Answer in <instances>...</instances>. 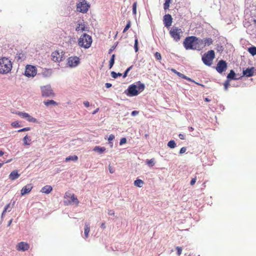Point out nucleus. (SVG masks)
I'll list each match as a JSON object with an SVG mask.
<instances>
[{
  "instance_id": "nucleus-50",
  "label": "nucleus",
  "mask_w": 256,
  "mask_h": 256,
  "mask_svg": "<svg viewBox=\"0 0 256 256\" xmlns=\"http://www.w3.org/2000/svg\"><path fill=\"white\" fill-rule=\"evenodd\" d=\"M126 139L125 138H123L120 140V145H122V144L126 143Z\"/></svg>"
},
{
  "instance_id": "nucleus-60",
  "label": "nucleus",
  "mask_w": 256,
  "mask_h": 256,
  "mask_svg": "<svg viewBox=\"0 0 256 256\" xmlns=\"http://www.w3.org/2000/svg\"><path fill=\"white\" fill-rule=\"evenodd\" d=\"M170 70L172 72L176 74V75L178 74V72L174 68H171Z\"/></svg>"
},
{
  "instance_id": "nucleus-14",
  "label": "nucleus",
  "mask_w": 256,
  "mask_h": 256,
  "mask_svg": "<svg viewBox=\"0 0 256 256\" xmlns=\"http://www.w3.org/2000/svg\"><path fill=\"white\" fill-rule=\"evenodd\" d=\"M16 248L18 251L24 252L30 248V244L27 242H22L16 244Z\"/></svg>"
},
{
  "instance_id": "nucleus-28",
  "label": "nucleus",
  "mask_w": 256,
  "mask_h": 256,
  "mask_svg": "<svg viewBox=\"0 0 256 256\" xmlns=\"http://www.w3.org/2000/svg\"><path fill=\"white\" fill-rule=\"evenodd\" d=\"M23 141L24 145L28 146L30 144V142L31 141V139L26 135L24 138Z\"/></svg>"
},
{
  "instance_id": "nucleus-51",
  "label": "nucleus",
  "mask_w": 256,
  "mask_h": 256,
  "mask_svg": "<svg viewBox=\"0 0 256 256\" xmlns=\"http://www.w3.org/2000/svg\"><path fill=\"white\" fill-rule=\"evenodd\" d=\"M196 178L195 177L193 178L192 179L191 181H190V185L192 186H193L195 184L196 182Z\"/></svg>"
},
{
  "instance_id": "nucleus-53",
  "label": "nucleus",
  "mask_w": 256,
  "mask_h": 256,
  "mask_svg": "<svg viewBox=\"0 0 256 256\" xmlns=\"http://www.w3.org/2000/svg\"><path fill=\"white\" fill-rule=\"evenodd\" d=\"M108 214L110 216H114V212L112 210H110L108 211Z\"/></svg>"
},
{
  "instance_id": "nucleus-41",
  "label": "nucleus",
  "mask_w": 256,
  "mask_h": 256,
  "mask_svg": "<svg viewBox=\"0 0 256 256\" xmlns=\"http://www.w3.org/2000/svg\"><path fill=\"white\" fill-rule=\"evenodd\" d=\"M132 68V66H130L129 68H128L126 69V70L125 71V72H124V74H123V77L124 78L126 77V76H128V72Z\"/></svg>"
},
{
  "instance_id": "nucleus-62",
  "label": "nucleus",
  "mask_w": 256,
  "mask_h": 256,
  "mask_svg": "<svg viewBox=\"0 0 256 256\" xmlns=\"http://www.w3.org/2000/svg\"><path fill=\"white\" fill-rule=\"evenodd\" d=\"M99 110V108H97L92 114H96Z\"/></svg>"
},
{
  "instance_id": "nucleus-6",
  "label": "nucleus",
  "mask_w": 256,
  "mask_h": 256,
  "mask_svg": "<svg viewBox=\"0 0 256 256\" xmlns=\"http://www.w3.org/2000/svg\"><path fill=\"white\" fill-rule=\"evenodd\" d=\"M64 52L61 50H56L52 52L51 59L54 62H60L64 58Z\"/></svg>"
},
{
  "instance_id": "nucleus-39",
  "label": "nucleus",
  "mask_w": 256,
  "mask_h": 256,
  "mask_svg": "<svg viewBox=\"0 0 256 256\" xmlns=\"http://www.w3.org/2000/svg\"><path fill=\"white\" fill-rule=\"evenodd\" d=\"M17 114L22 118H26L28 115V113L25 112H18Z\"/></svg>"
},
{
  "instance_id": "nucleus-26",
  "label": "nucleus",
  "mask_w": 256,
  "mask_h": 256,
  "mask_svg": "<svg viewBox=\"0 0 256 256\" xmlns=\"http://www.w3.org/2000/svg\"><path fill=\"white\" fill-rule=\"evenodd\" d=\"M144 184V181L140 179H137L134 182V186L139 188L142 187Z\"/></svg>"
},
{
  "instance_id": "nucleus-38",
  "label": "nucleus",
  "mask_w": 256,
  "mask_h": 256,
  "mask_svg": "<svg viewBox=\"0 0 256 256\" xmlns=\"http://www.w3.org/2000/svg\"><path fill=\"white\" fill-rule=\"evenodd\" d=\"M130 26H131V22L130 20H128L127 22L126 26H125L123 30V32L124 33L126 32L129 29V28L130 27Z\"/></svg>"
},
{
  "instance_id": "nucleus-7",
  "label": "nucleus",
  "mask_w": 256,
  "mask_h": 256,
  "mask_svg": "<svg viewBox=\"0 0 256 256\" xmlns=\"http://www.w3.org/2000/svg\"><path fill=\"white\" fill-rule=\"evenodd\" d=\"M90 8V5L86 0L79 2L76 4V10L82 13H86Z\"/></svg>"
},
{
  "instance_id": "nucleus-54",
  "label": "nucleus",
  "mask_w": 256,
  "mask_h": 256,
  "mask_svg": "<svg viewBox=\"0 0 256 256\" xmlns=\"http://www.w3.org/2000/svg\"><path fill=\"white\" fill-rule=\"evenodd\" d=\"M18 58V60H20L22 58H24V55L22 54H20L18 56H16Z\"/></svg>"
},
{
  "instance_id": "nucleus-37",
  "label": "nucleus",
  "mask_w": 256,
  "mask_h": 256,
  "mask_svg": "<svg viewBox=\"0 0 256 256\" xmlns=\"http://www.w3.org/2000/svg\"><path fill=\"white\" fill-rule=\"evenodd\" d=\"M146 164L149 166H152L154 164V159L152 158L150 160H147Z\"/></svg>"
},
{
  "instance_id": "nucleus-2",
  "label": "nucleus",
  "mask_w": 256,
  "mask_h": 256,
  "mask_svg": "<svg viewBox=\"0 0 256 256\" xmlns=\"http://www.w3.org/2000/svg\"><path fill=\"white\" fill-rule=\"evenodd\" d=\"M12 68L11 60L6 57L0 58V74H6L10 72Z\"/></svg>"
},
{
  "instance_id": "nucleus-29",
  "label": "nucleus",
  "mask_w": 256,
  "mask_h": 256,
  "mask_svg": "<svg viewBox=\"0 0 256 256\" xmlns=\"http://www.w3.org/2000/svg\"><path fill=\"white\" fill-rule=\"evenodd\" d=\"M248 52L253 56L256 54V47L252 46L248 48Z\"/></svg>"
},
{
  "instance_id": "nucleus-21",
  "label": "nucleus",
  "mask_w": 256,
  "mask_h": 256,
  "mask_svg": "<svg viewBox=\"0 0 256 256\" xmlns=\"http://www.w3.org/2000/svg\"><path fill=\"white\" fill-rule=\"evenodd\" d=\"M52 188L50 186L47 185V186H44L42 188L40 192L42 193L48 194L52 191Z\"/></svg>"
},
{
  "instance_id": "nucleus-36",
  "label": "nucleus",
  "mask_w": 256,
  "mask_h": 256,
  "mask_svg": "<svg viewBox=\"0 0 256 256\" xmlns=\"http://www.w3.org/2000/svg\"><path fill=\"white\" fill-rule=\"evenodd\" d=\"M122 76V74L121 73H120V72L116 73L114 72H111V76L114 78H116L118 76Z\"/></svg>"
},
{
  "instance_id": "nucleus-40",
  "label": "nucleus",
  "mask_w": 256,
  "mask_h": 256,
  "mask_svg": "<svg viewBox=\"0 0 256 256\" xmlns=\"http://www.w3.org/2000/svg\"><path fill=\"white\" fill-rule=\"evenodd\" d=\"M136 2H135L132 5V13L134 14H136Z\"/></svg>"
},
{
  "instance_id": "nucleus-19",
  "label": "nucleus",
  "mask_w": 256,
  "mask_h": 256,
  "mask_svg": "<svg viewBox=\"0 0 256 256\" xmlns=\"http://www.w3.org/2000/svg\"><path fill=\"white\" fill-rule=\"evenodd\" d=\"M254 72V68H248L246 70L243 71V74L247 77H250L253 76Z\"/></svg>"
},
{
  "instance_id": "nucleus-35",
  "label": "nucleus",
  "mask_w": 256,
  "mask_h": 256,
  "mask_svg": "<svg viewBox=\"0 0 256 256\" xmlns=\"http://www.w3.org/2000/svg\"><path fill=\"white\" fill-rule=\"evenodd\" d=\"M168 146L172 148H174L176 146L175 142L173 140H170L168 144Z\"/></svg>"
},
{
  "instance_id": "nucleus-55",
  "label": "nucleus",
  "mask_w": 256,
  "mask_h": 256,
  "mask_svg": "<svg viewBox=\"0 0 256 256\" xmlns=\"http://www.w3.org/2000/svg\"><path fill=\"white\" fill-rule=\"evenodd\" d=\"M114 138V136L113 134H110L108 138V140L110 141L112 140Z\"/></svg>"
},
{
  "instance_id": "nucleus-17",
  "label": "nucleus",
  "mask_w": 256,
  "mask_h": 256,
  "mask_svg": "<svg viewBox=\"0 0 256 256\" xmlns=\"http://www.w3.org/2000/svg\"><path fill=\"white\" fill-rule=\"evenodd\" d=\"M172 18L170 14H166L164 17V22L166 27H169L172 24Z\"/></svg>"
},
{
  "instance_id": "nucleus-24",
  "label": "nucleus",
  "mask_w": 256,
  "mask_h": 256,
  "mask_svg": "<svg viewBox=\"0 0 256 256\" xmlns=\"http://www.w3.org/2000/svg\"><path fill=\"white\" fill-rule=\"evenodd\" d=\"M44 104L48 106L50 105L57 106L58 104L54 100H48L44 102Z\"/></svg>"
},
{
  "instance_id": "nucleus-8",
  "label": "nucleus",
  "mask_w": 256,
  "mask_h": 256,
  "mask_svg": "<svg viewBox=\"0 0 256 256\" xmlns=\"http://www.w3.org/2000/svg\"><path fill=\"white\" fill-rule=\"evenodd\" d=\"M40 89L42 96L50 97L54 96V95L50 85L42 86Z\"/></svg>"
},
{
  "instance_id": "nucleus-25",
  "label": "nucleus",
  "mask_w": 256,
  "mask_h": 256,
  "mask_svg": "<svg viewBox=\"0 0 256 256\" xmlns=\"http://www.w3.org/2000/svg\"><path fill=\"white\" fill-rule=\"evenodd\" d=\"M94 150L98 152L100 154H102L106 150V148L104 147L96 146L94 148Z\"/></svg>"
},
{
  "instance_id": "nucleus-61",
  "label": "nucleus",
  "mask_w": 256,
  "mask_h": 256,
  "mask_svg": "<svg viewBox=\"0 0 256 256\" xmlns=\"http://www.w3.org/2000/svg\"><path fill=\"white\" fill-rule=\"evenodd\" d=\"M100 226L103 229H104L106 228V225H105V223L104 222H102L101 224V225H100Z\"/></svg>"
},
{
  "instance_id": "nucleus-64",
  "label": "nucleus",
  "mask_w": 256,
  "mask_h": 256,
  "mask_svg": "<svg viewBox=\"0 0 256 256\" xmlns=\"http://www.w3.org/2000/svg\"><path fill=\"white\" fill-rule=\"evenodd\" d=\"M4 154V152L2 151V150H0V156H3V154Z\"/></svg>"
},
{
  "instance_id": "nucleus-32",
  "label": "nucleus",
  "mask_w": 256,
  "mask_h": 256,
  "mask_svg": "<svg viewBox=\"0 0 256 256\" xmlns=\"http://www.w3.org/2000/svg\"><path fill=\"white\" fill-rule=\"evenodd\" d=\"M179 77L182 78H184V79H185V80H188V81H190V82H193V80L190 78L184 75V74L178 72V74H177Z\"/></svg>"
},
{
  "instance_id": "nucleus-5",
  "label": "nucleus",
  "mask_w": 256,
  "mask_h": 256,
  "mask_svg": "<svg viewBox=\"0 0 256 256\" xmlns=\"http://www.w3.org/2000/svg\"><path fill=\"white\" fill-rule=\"evenodd\" d=\"M182 33L183 32L181 28L176 26L172 27L170 30V36L176 42H178L180 40L181 35Z\"/></svg>"
},
{
  "instance_id": "nucleus-23",
  "label": "nucleus",
  "mask_w": 256,
  "mask_h": 256,
  "mask_svg": "<svg viewBox=\"0 0 256 256\" xmlns=\"http://www.w3.org/2000/svg\"><path fill=\"white\" fill-rule=\"evenodd\" d=\"M236 74L233 70H230V73L227 76V79L228 80H236L237 78H235Z\"/></svg>"
},
{
  "instance_id": "nucleus-52",
  "label": "nucleus",
  "mask_w": 256,
  "mask_h": 256,
  "mask_svg": "<svg viewBox=\"0 0 256 256\" xmlns=\"http://www.w3.org/2000/svg\"><path fill=\"white\" fill-rule=\"evenodd\" d=\"M186 148H185V147L182 148L180 150V154H182L186 152Z\"/></svg>"
},
{
  "instance_id": "nucleus-31",
  "label": "nucleus",
  "mask_w": 256,
  "mask_h": 256,
  "mask_svg": "<svg viewBox=\"0 0 256 256\" xmlns=\"http://www.w3.org/2000/svg\"><path fill=\"white\" fill-rule=\"evenodd\" d=\"M78 160V157L74 155L72 156H69L66 158V161L68 162L70 160L76 161Z\"/></svg>"
},
{
  "instance_id": "nucleus-34",
  "label": "nucleus",
  "mask_w": 256,
  "mask_h": 256,
  "mask_svg": "<svg viewBox=\"0 0 256 256\" xmlns=\"http://www.w3.org/2000/svg\"><path fill=\"white\" fill-rule=\"evenodd\" d=\"M114 58H115V55L114 54H113L112 56V57H111V58L110 60V64H109V68H111L114 64Z\"/></svg>"
},
{
  "instance_id": "nucleus-20",
  "label": "nucleus",
  "mask_w": 256,
  "mask_h": 256,
  "mask_svg": "<svg viewBox=\"0 0 256 256\" xmlns=\"http://www.w3.org/2000/svg\"><path fill=\"white\" fill-rule=\"evenodd\" d=\"M86 26L84 24H82V22L78 23V26L76 28V30L78 32H82L85 30Z\"/></svg>"
},
{
  "instance_id": "nucleus-49",
  "label": "nucleus",
  "mask_w": 256,
  "mask_h": 256,
  "mask_svg": "<svg viewBox=\"0 0 256 256\" xmlns=\"http://www.w3.org/2000/svg\"><path fill=\"white\" fill-rule=\"evenodd\" d=\"M108 169L110 173L112 174L114 172V168L110 164L108 166Z\"/></svg>"
},
{
  "instance_id": "nucleus-46",
  "label": "nucleus",
  "mask_w": 256,
  "mask_h": 256,
  "mask_svg": "<svg viewBox=\"0 0 256 256\" xmlns=\"http://www.w3.org/2000/svg\"><path fill=\"white\" fill-rule=\"evenodd\" d=\"M230 80H227L224 84V89L225 90H227L228 89V86L230 85V82H229Z\"/></svg>"
},
{
  "instance_id": "nucleus-63",
  "label": "nucleus",
  "mask_w": 256,
  "mask_h": 256,
  "mask_svg": "<svg viewBox=\"0 0 256 256\" xmlns=\"http://www.w3.org/2000/svg\"><path fill=\"white\" fill-rule=\"evenodd\" d=\"M188 130H189L190 131L192 132L194 130V128L193 127L190 126V127L188 128Z\"/></svg>"
},
{
  "instance_id": "nucleus-4",
  "label": "nucleus",
  "mask_w": 256,
  "mask_h": 256,
  "mask_svg": "<svg viewBox=\"0 0 256 256\" xmlns=\"http://www.w3.org/2000/svg\"><path fill=\"white\" fill-rule=\"evenodd\" d=\"M215 54L213 50H210L205 53L202 57L203 62L206 66H210L214 58Z\"/></svg>"
},
{
  "instance_id": "nucleus-45",
  "label": "nucleus",
  "mask_w": 256,
  "mask_h": 256,
  "mask_svg": "<svg viewBox=\"0 0 256 256\" xmlns=\"http://www.w3.org/2000/svg\"><path fill=\"white\" fill-rule=\"evenodd\" d=\"M30 130V128H29V127H26V128H22V129H20L19 130H18V132H26V131H28Z\"/></svg>"
},
{
  "instance_id": "nucleus-13",
  "label": "nucleus",
  "mask_w": 256,
  "mask_h": 256,
  "mask_svg": "<svg viewBox=\"0 0 256 256\" xmlns=\"http://www.w3.org/2000/svg\"><path fill=\"white\" fill-rule=\"evenodd\" d=\"M198 42L199 45L202 47V48H203L206 46L211 45L213 42V40L212 38H204L202 40L198 38Z\"/></svg>"
},
{
  "instance_id": "nucleus-42",
  "label": "nucleus",
  "mask_w": 256,
  "mask_h": 256,
  "mask_svg": "<svg viewBox=\"0 0 256 256\" xmlns=\"http://www.w3.org/2000/svg\"><path fill=\"white\" fill-rule=\"evenodd\" d=\"M134 47L135 52H137L138 50V38H136V40H134Z\"/></svg>"
},
{
  "instance_id": "nucleus-57",
  "label": "nucleus",
  "mask_w": 256,
  "mask_h": 256,
  "mask_svg": "<svg viewBox=\"0 0 256 256\" xmlns=\"http://www.w3.org/2000/svg\"><path fill=\"white\" fill-rule=\"evenodd\" d=\"M84 104L86 107L88 108L90 106V103L88 101H85L84 102Z\"/></svg>"
},
{
  "instance_id": "nucleus-30",
  "label": "nucleus",
  "mask_w": 256,
  "mask_h": 256,
  "mask_svg": "<svg viewBox=\"0 0 256 256\" xmlns=\"http://www.w3.org/2000/svg\"><path fill=\"white\" fill-rule=\"evenodd\" d=\"M26 119V120L29 122H36L37 120L36 118L32 117L30 116L28 114L26 117L25 118Z\"/></svg>"
},
{
  "instance_id": "nucleus-58",
  "label": "nucleus",
  "mask_w": 256,
  "mask_h": 256,
  "mask_svg": "<svg viewBox=\"0 0 256 256\" xmlns=\"http://www.w3.org/2000/svg\"><path fill=\"white\" fill-rule=\"evenodd\" d=\"M138 114V112L136 110H134L132 112V115L134 116Z\"/></svg>"
},
{
  "instance_id": "nucleus-56",
  "label": "nucleus",
  "mask_w": 256,
  "mask_h": 256,
  "mask_svg": "<svg viewBox=\"0 0 256 256\" xmlns=\"http://www.w3.org/2000/svg\"><path fill=\"white\" fill-rule=\"evenodd\" d=\"M178 136L180 139L181 140H184L185 139V136L183 134H180L178 135Z\"/></svg>"
},
{
  "instance_id": "nucleus-15",
  "label": "nucleus",
  "mask_w": 256,
  "mask_h": 256,
  "mask_svg": "<svg viewBox=\"0 0 256 256\" xmlns=\"http://www.w3.org/2000/svg\"><path fill=\"white\" fill-rule=\"evenodd\" d=\"M80 62L78 58L76 56L70 57L68 59V65L70 67H75L78 65Z\"/></svg>"
},
{
  "instance_id": "nucleus-10",
  "label": "nucleus",
  "mask_w": 256,
  "mask_h": 256,
  "mask_svg": "<svg viewBox=\"0 0 256 256\" xmlns=\"http://www.w3.org/2000/svg\"><path fill=\"white\" fill-rule=\"evenodd\" d=\"M64 198H70V200L68 201V204H71L72 202H74L76 206L78 205L79 201L74 194L66 192L64 194Z\"/></svg>"
},
{
  "instance_id": "nucleus-47",
  "label": "nucleus",
  "mask_w": 256,
  "mask_h": 256,
  "mask_svg": "<svg viewBox=\"0 0 256 256\" xmlns=\"http://www.w3.org/2000/svg\"><path fill=\"white\" fill-rule=\"evenodd\" d=\"M176 248L177 250L178 255L180 256L182 252V248L181 247L177 246Z\"/></svg>"
},
{
  "instance_id": "nucleus-18",
  "label": "nucleus",
  "mask_w": 256,
  "mask_h": 256,
  "mask_svg": "<svg viewBox=\"0 0 256 256\" xmlns=\"http://www.w3.org/2000/svg\"><path fill=\"white\" fill-rule=\"evenodd\" d=\"M20 176V174H18V170H12L9 175V178L11 180H14L18 178Z\"/></svg>"
},
{
  "instance_id": "nucleus-11",
  "label": "nucleus",
  "mask_w": 256,
  "mask_h": 256,
  "mask_svg": "<svg viewBox=\"0 0 256 256\" xmlns=\"http://www.w3.org/2000/svg\"><path fill=\"white\" fill-rule=\"evenodd\" d=\"M227 68V64L224 60H220L216 68V70L219 73H222L223 72L225 71Z\"/></svg>"
},
{
  "instance_id": "nucleus-12",
  "label": "nucleus",
  "mask_w": 256,
  "mask_h": 256,
  "mask_svg": "<svg viewBox=\"0 0 256 256\" xmlns=\"http://www.w3.org/2000/svg\"><path fill=\"white\" fill-rule=\"evenodd\" d=\"M128 92L126 94L129 96H137L139 92L137 90V86L135 84H132L129 86L128 89Z\"/></svg>"
},
{
  "instance_id": "nucleus-43",
  "label": "nucleus",
  "mask_w": 256,
  "mask_h": 256,
  "mask_svg": "<svg viewBox=\"0 0 256 256\" xmlns=\"http://www.w3.org/2000/svg\"><path fill=\"white\" fill-rule=\"evenodd\" d=\"M154 56H155V58L158 60H161L162 59V56H161V54L160 52H156L155 54H154Z\"/></svg>"
},
{
  "instance_id": "nucleus-22",
  "label": "nucleus",
  "mask_w": 256,
  "mask_h": 256,
  "mask_svg": "<svg viewBox=\"0 0 256 256\" xmlns=\"http://www.w3.org/2000/svg\"><path fill=\"white\" fill-rule=\"evenodd\" d=\"M90 231V226L89 224H85L84 229V238H87L88 236V234Z\"/></svg>"
},
{
  "instance_id": "nucleus-44",
  "label": "nucleus",
  "mask_w": 256,
  "mask_h": 256,
  "mask_svg": "<svg viewBox=\"0 0 256 256\" xmlns=\"http://www.w3.org/2000/svg\"><path fill=\"white\" fill-rule=\"evenodd\" d=\"M11 126L14 128H18L20 126V125L18 122H14L11 124Z\"/></svg>"
},
{
  "instance_id": "nucleus-48",
  "label": "nucleus",
  "mask_w": 256,
  "mask_h": 256,
  "mask_svg": "<svg viewBox=\"0 0 256 256\" xmlns=\"http://www.w3.org/2000/svg\"><path fill=\"white\" fill-rule=\"evenodd\" d=\"M10 204H8L4 208V210H3V212L2 213V214L4 215L6 214V212L8 210V208L10 207Z\"/></svg>"
},
{
  "instance_id": "nucleus-1",
  "label": "nucleus",
  "mask_w": 256,
  "mask_h": 256,
  "mask_svg": "<svg viewBox=\"0 0 256 256\" xmlns=\"http://www.w3.org/2000/svg\"><path fill=\"white\" fill-rule=\"evenodd\" d=\"M184 46L186 50H200L202 47L199 45L198 38L194 36H188L184 42Z\"/></svg>"
},
{
  "instance_id": "nucleus-27",
  "label": "nucleus",
  "mask_w": 256,
  "mask_h": 256,
  "mask_svg": "<svg viewBox=\"0 0 256 256\" xmlns=\"http://www.w3.org/2000/svg\"><path fill=\"white\" fill-rule=\"evenodd\" d=\"M137 86V90L138 92H142L145 88L144 84L140 83V82H138Z\"/></svg>"
},
{
  "instance_id": "nucleus-33",
  "label": "nucleus",
  "mask_w": 256,
  "mask_h": 256,
  "mask_svg": "<svg viewBox=\"0 0 256 256\" xmlns=\"http://www.w3.org/2000/svg\"><path fill=\"white\" fill-rule=\"evenodd\" d=\"M172 0H165V2L164 4V8L166 10L170 7V4Z\"/></svg>"
},
{
  "instance_id": "nucleus-59",
  "label": "nucleus",
  "mask_w": 256,
  "mask_h": 256,
  "mask_svg": "<svg viewBox=\"0 0 256 256\" xmlns=\"http://www.w3.org/2000/svg\"><path fill=\"white\" fill-rule=\"evenodd\" d=\"M112 86V84L110 83H106L105 84V86L106 88H110Z\"/></svg>"
},
{
  "instance_id": "nucleus-9",
  "label": "nucleus",
  "mask_w": 256,
  "mask_h": 256,
  "mask_svg": "<svg viewBox=\"0 0 256 256\" xmlns=\"http://www.w3.org/2000/svg\"><path fill=\"white\" fill-rule=\"evenodd\" d=\"M37 72L36 68L32 65H28L26 68L25 75L28 77L34 76Z\"/></svg>"
},
{
  "instance_id": "nucleus-3",
  "label": "nucleus",
  "mask_w": 256,
  "mask_h": 256,
  "mask_svg": "<svg viewBox=\"0 0 256 256\" xmlns=\"http://www.w3.org/2000/svg\"><path fill=\"white\" fill-rule=\"evenodd\" d=\"M92 42V37L88 34H84L78 38V44L80 47L88 48L91 46Z\"/></svg>"
},
{
  "instance_id": "nucleus-16",
  "label": "nucleus",
  "mask_w": 256,
  "mask_h": 256,
  "mask_svg": "<svg viewBox=\"0 0 256 256\" xmlns=\"http://www.w3.org/2000/svg\"><path fill=\"white\" fill-rule=\"evenodd\" d=\"M33 186L32 184H29L24 186L20 190V194L22 196L28 194L32 190Z\"/></svg>"
}]
</instances>
